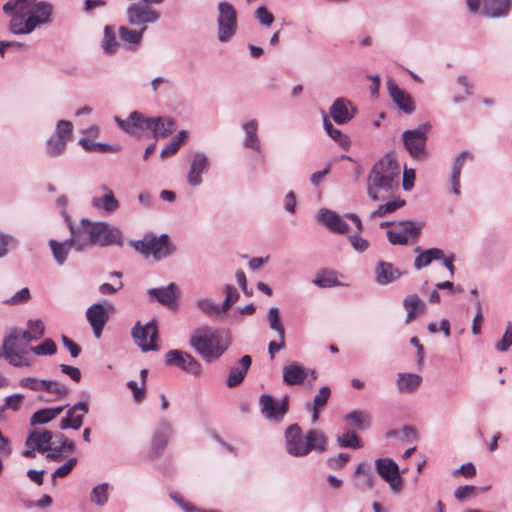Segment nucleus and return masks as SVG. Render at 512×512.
I'll list each match as a JSON object with an SVG mask.
<instances>
[{"label": "nucleus", "mask_w": 512, "mask_h": 512, "mask_svg": "<svg viewBox=\"0 0 512 512\" xmlns=\"http://www.w3.org/2000/svg\"><path fill=\"white\" fill-rule=\"evenodd\" d=\"M422 384V377L414 373H398L396 387L400 393H413Z\"/></svg>", "instance_id": "32"}, {"label": "nucleus", "mask_w": 512, "mask_h": 512, "mask_svg": "<svg viewBox=\"0 0 512 512\" xmlns=\"http://www.w3.org/2000/svg\"><path fill=\"white\" fill-rule=\"evenodd\" d=\"M148 295L155 298L159 303L171 307L176 302L178 288L174 283H170L166 287L149 289Z\"/></svg>", "instance_id": "31"}, {"label": "nucleus", "mask_w": 512, "mask_h": 512, "mask_svg": "<svg viewBox=\"0 0 512 512\" xmlns=\"http://www.w3.org/2000/svg\"><path fill=\"white\" fill-rule=\"evenodd\" d=\"M64 411V406L44 408L36 411L30 418L31 425H42L49 423Z\"/></svg>", "instance_id": "39"}, {"label": "nucleus", "mask_w": 512, "mask_h": 512, "mask_svg": "<svg viewBox=\"0 0 512 512\" xmlns=\"http://www.w3.org/2000/svg\"><path fill=\"white\" fill-rule=\"evenodd\" d=\"M270 329L277 332L279 339H285V329L280 319V312L277 307H271L268 312Z\"/></svg>", "instance_id": "53"}, {"label": "nucleus", "mask_w": 512, "mask_h": 512, "mask_svg": "<svg viewBox=\"0 0 512 512\" xmlns=\"http://www.w3.org/2000/svg\"><path fill=\"white\" fill-rule=\"evenodd\" d=\"M224 291L226 293V298L225 300L223 301L222 303V310H224L225 312H227L229 310V308L237 302L238 298H239V293L238 291L236 290L235 287H233L232 285L230 284H227L225 285L224 287Z\"/></svg>", "instance_id": "62"}, {"label": "nucleus", "mask_w": 512, "mask_h": 512, "mask_svg": "<svg viewBox=\"0 0 512 512\" xmlns=\"http://www.w3.org/2000/svg\"><path fill=\"white\" fill-rule=\"evenodd\" d=\"M188 139V132L185 130L180 131L170 143H168L160 152L161 158H167L173 154H175L182 144H184Z\"/></svg>", "instance_id": "46"}, {"label": "nucleus", "mask_w": 512, "mask_h": 512, "mask_svg": "<svg viewBox=\"0 0 512 512\" xmlns=\"http://www.w3.org/2000/svg\"><path fill=\"white\" fill-rule=\"evenodd\" d=\"M318 219L322 222L329 230L344 234L348 232V224L344 219L336 212L329 209H321L318 215Z\"/></svg>", "instance_id": "27"}, {"label": "nucleus", "mask_w": 512, "mask_h": 512, "mask_svg": "<svg viewBox=\"0 0 512 512\" xmlns=\"http://www.w3.org/2000/svg\"><path fill=\"white\" fill-rule=\"evenodd\" d=\"M286 450L294 457H304L312 450L319 452L326 451L327 437L317 429H311L303 435L298 424L290 425L285 431Z\"/></svg>", "instance_id": "4"}, {"label": "nucleus", "mask_w": 512, "mask_h": 512, "mask_svg": "<svg viewBox=\"0 0 512 512\" xmlns=\"http://www.w3.org/2000/svg\"><path fill=\"white\" fill-rule=\"evenodd\" d=\"M89 406L87 402H78L70 407L66 416L60 421L59 427L62 430L72 428L78 430L83 424V418L88 413Z\"/></svg>", "instance_id": "20"}, {"label": "nucleus", "mask_w": 512, "mask_h": 512, "mask_svg": "<svg viewBox=\"0 0 512 512\" xmlns=\"http://www.w3.org/2000/svg\"><path fill=\"white\" fill-rule=\"evenodd\" d=\"M402 276V272L399 271L390 262L379 261L375 268L376 282L379 285H388Z\"/></svg>", "instance_id": "28"}, {"label": "nucleus", "mask_w": 512, "mask_h": 512, "mask_svg": "<svg viewBox=\"0 0 512 512\" xmlns=\"http://www.w3.org/2000/svg\"><path fill=\"white\" fill-rule=\"evenodd\" d=\"M119 47V43L116 40L114 29L110 26H106L104 29V38L102 40V48L106 54L116 53Z\"/></svg>", "instance_id": "51"}, {"label": "nucleus", "mask_w": 512, "mask_h": 512, "mask_svg": "<svg viewBox=\"0 0 512 512\" xmlns=\"http://www.w3.org/2000/svg\"><path fill=\"white\" fill-rule=\"evenodd\" d=\"M466 5L472 13H480L487 18H504L512 8V0H466Z\"/></svg>", "instance_id": "8"}, {"label": "nucleus", "mask_w": 512, "mask_h": 512, "mask_svg": "<svg viewBox=\"0 0 512 512\" xmlns=\"http://www.w3.org/2000/svg\"><path fill=\"white\" fill-rule=\"evenodd\" d=\"M79 144L86 151H99L102 153H117L120 151V146L118 145L113 146L106 143L94 142L87 138H81Z\"/></svg>", "instance_id": "47"}, {"label": "nucleus", "mask_w": 512, "mask_h": 512, "mask_svg": "<svg viewBox=\"0 0 512 512\" xmlns=\"http://www.w3.org/2000/svg\"><path fill=\"white\" fill-rule=\"evenodd\" d=\"M323 126L327 134L337 142L343 149L350 147V139L347 135L343 134L339 129L335 128L330 122L328 115L323 114Z\"/></svg>", "instance_id": "42"}, {"label": "nucleus", "mask_w": 512, "mask_h": 512, "mask_svg": "<svg viewBox=\"0 0 512 512\" xmlns=\"http://www.w3.org/2000/svg\"><path fill=\"white\" fill-rule=\"evenodd\" d=\"M312 282L320 288L335 287L341 284L338 281L337 274L332 271H323L318 273Z\"/></svg>", "instance_id": "48"}, {"label": "nucleus", "mask_w": 512, "mask_h": 512, "mask_svg": "<svg viewBox=\"0 0 512 512\" xmlns=\"http://www.w3.org/2000/svg\"><path fill=\"white\" fill-rule=\"evenodd\" d=\"M210 169V160L203 152H196L193 154L189 170L187 173V182L193 187L201 185L203 182L202 176L207 174Z\"/></svg>", "instance_id": "18"}, {"label": "nucleus", "mask_w": 512, "mask_h": 512, "mask_svg": "<svg viewBox=\"0 0 512 512\" xmlns=\"http://www.w3.org/2000/svg\"><path fill=\"white\" fill-rule=\"evenodd\" d=\"M403 307L407 311L406 323L412 322L419 314L425 311V303L417 294L408 295L403 300Z\"/></svg>", "instance_id": "35"}, {"label": "nucleus", "mask_w": 512, "mask_h": 512, "mask_svg": "<svg viewBox=\"0 0 512 512\" xmlns=\"http://www.w3.org/2000/svg\"><path fill=\"white\" fill-rule=\"evenodd\" d=\"M471 160L472 155L469 152L463 151L460 153L457 158L455 159L453 168H452V174H451V186H452V193L455 195L460 194V175L462 167L466 160Z\"/></svg>", "instance_id": "37"}, {"label": "nucleus", "mask_w": 512, "mask_h": 512, "mask_svg": "<svg viewBox=\"0 0 512 512\" xmlns=\"http://www.w3.org/2000/svg\"><path fill=\"white\" fill-rule=\"evenodd\" d=\"M93 245L106 247L123 245V236L119 228L106 222L93 223Z\"/></svg>", "instance_id": "14"}, {"label": "nucleus", "mask_w": 512, "mask_h": 512, "mask_svg": "<svg viewBox=\"0 0 512 512\" xmlns=\"http://www.w3.org/2000/svg\"><path fill=\"white\" fill-rule=\"evenodd\" d=\"M252 363V358L249 355H244L238 366L231 368L229 375L226 380V385L230 388L236 387L241 384L247 374Z\"/></svg>", "instance_id": "30"}, {"label": "nucleus", "mask_w": 512, "mask_h": 512, "mask_svg": "<svg viewBox=\"0 0 512 512\" xmlns=\"http://www.w3.org/2000/svg\"><path fill=\"white\" fill-rule=\"evenodd\" d=\"M165 364L169 367H177L180 370L196 377L202 374V366L200 362L186 351L177 349L168 351L165 354Z\"/></svg>", "instance_id": "11"}, {"label": "nucleus", "mask_w": 512, "mask_h": 512, "mask_svg": "<svg viewBox=\"0 0 512 512\" xmlns=\"http://www.w3.org/2000/svg\"><path fill=\"white\" fill-rule=\"evenodd\" d=\"M422 222L412 220L400 221L394 224V229L387 231L388 241L392 245H406L409 240L416 241L423 228Z\"/></svg>", "instance_id": "10"}, {"label": "nucleus", "mask_w": 512, "mask_h": 512, "mask_svg": "<svg viewBox=\"0 0 512 512\" xmlns=\"http://www.w3.org/2000/svg\"><path fill=\"white\" fill-rule=\"evenodd\" d=\"M10 340H3V352L2 356L15 367H29L32 365V362L27 358L29 353H26L24 350L21 352H16V347L10 344Z\"/></svg>", "instance_id": "29"}, {"label": "nucleus", "mask_w": 512, "mask_h": 512, "mask_svg": "<svg viewBox=\"0 0 512 512\" xmlns=\"http://www.w3.org/2000/svg\"><path fill=\"white\" fill-rule=\"evenodd\" d=\"M387 86L390 97L399 109L405 113H411L414 111L412 98L407 92L400 89L398 85L391 79L387 81Z\"/></svg>", "instance_id": "25"}, {"label": "nucleus", "mask_w": 512, "mask_h": 512, "mask_svg": "<svg viewBox=\"0 0 512 512\" xmlns=\"http://www.w3.org/2000/svg\"><path fill=\"white\" fill-rule=\"evenodd\" d=\"M118 126L130 135H139L143 131H150L153 124V118H145L140 112H132L127 119H121L115 116Z\"/></svg>", "instance_id": "17"}, {"label": "nucleus", "mask_w": 512, "mask_h": 512, "mask_svg": "<svg viewBox=\"0 0 512 512\" xmlns=\"http://www.w3.org/2000/svg\"><path fill=\"white\" fill-rule=\"evenodd\" d=\"M375 468L380 477L389 484L393 493L402 490L403 479L400 475L398 464L391 458H378L375 461Z\"/></svg>", "instance_id": "13"}, {"label": "nucleus", "mask_w": 512, "mask_h": 512, "mask_svg": "<svg viewBox=\"0 0 512 512\" xmlns=\"http://www.w3.org/2000/svg\"><path fill=\"white\" fill-rule=\"evenodd\" d=\"M98 191L101 195L92 198V206L108 214L114 213L120 207V203L115 197L113 190L107 185L102 184L98 186Z\"/></svg>", "instance_id": "22"}, {"label": "nucleus", "mask_w": 512, "mask_h": 512, "mask_svg": "<svg viewBox=\"0 0 512 512\" xmlns=\"http://www.w3.org/2000/svg\"><path fill=\"white\" fill-rule=\"evenodd\" d=\"M153 124L151 125V132L153 137L165 138L169 136L175 127V122L169 117H154Z\"/></svg>", "instance_id": "38"}, {"label": "nucleus", "mask_w": 512, "mask_h": 512, "mask_svg": "<svg viewBox=\"0 0 512 512\" xmlns=\"http://www.w3.org/2000/svg\"><path fill=\"white\" fill-rule=\"evenodd\" d=\"M67 142L63 141L56 136H51L46 143L47 153L52 157L60 156L66 148Z\"/></svg>", "instance_id": "54"}, {"label": "nucleus", "mask_w": 512, "mask_h": 512, "mask_svg": "<svg viewBox=\"0 0 512 512\" xmlns=\"http://www.w3.org/2000/svg\"><path fill=\"white\" fill-rule=\"evenodd\" d=\"M355 486L361 491H369L374 487V477L364 462L358 464L354 472Z\"/></svg>", "instance_id": "33"}, {"label": "nucleus", "mask_w": 512, "mask_h": 512, "mask_svg": "<svg viewBox=\"0 0 512 512\" xmlns=\"http://www.w3.org/2000/svg\"><path fill=\"white\" fill-rule=\"evenodd\" d=\"M43 392L52 394L56 398H62L68 394V388L58 381L45 380Z\"/></svg>", "instance_id": "56"}, {"label": "nucleus", "mask_w": 512, "mask_h": 512, "mask_svg": "<svg viewBox=\"0 0 512 512\" xmlns=\"http://www.w3.org/2000/svg\"><path fill=\"white\" fill-rule=\"evenodd\" d=\"M196 306L208 316H219L220 314L225 313V311L222 310V305L216 304L208 298L198 299L196 301Z\"/></svg>", "instance_id": "52"}, {"label": "nucleus", "mask_w": 512, "mask_h": 512, "mask_svg": "<svg viewBox=\"0 0 512 512\" xmlns=\"http://www.w3.org/2000/svg\"><path fill=\"white\" fill-rule=\"evenodd\" d=\"M49 246L52 250L53 257L59 265H63L66 261L69 250L73 248V244L69 239L64 242H58L56 240H50Z\"/></svg>", "instance_id": "43"}, {"label": "nucleus", "mask_w": 512, "mask_h": 512, "mask_svg": "<svg viewBox=\"0 0 512 512\" xmlns=\"http://www.w3.org/2000/svg\"><path fill=\"white\" fill-rule=\"evenodd\" d=\"M415 252H419V255L414 260V267L416 270H421L422 268L427 267L432 261L443 258V251L439 248H430L425 251H421L420 247H417Z\"/></svg>", "instance_id": "36"}, {"label": "nucleus", "mask_w": 512, "mask_h": 512, "mask_svg": "<svg viewBox=\"0 0 512 512\" xmlns=\"http://www.w3.org/2000/svg\"><path fill=\"white\" fill-rule=\"evenodd\" d=\"M400 166L392 153L377 161L368 176L367 192L374 200L379 199L378 190L393 192L399 186Z\"/></svg>", "instance_id": "2"}, {"label": "nucleus", "mask_w": 512, "mask_h": 512, "mask_svg": "<svg viewBox=\"0 0 512 512\" xmlns=\"http://www.w3.org/2000/svg\"><path fill=\"white\" fill-rule=\"evenodd\" d=\"M19 338L21 341H24L25 343L29 344L31 341H36L34 339L31 332L26 330H21L16 327L11 328L8 332V334L5 336L4 340H10L9 342H12L13 339Z\"/></svg>", "instance_id": "59"}, {"label": "nucleus", "mask_w": 512, "mask_h": 512, "mask_svg": "<svg viewBox=\"0 0 512 512\" xmlns=\"http://www.w3.org/2000/svg\"><path fill=\"white\" fill-rule=\"evenodd\" d=\"M512 346V323H509L506 327V330L501 338L496 344L495 349L499 352H507Z\"/></svg>", "instance_id": "60"}, {"label": "nucleus", "mask_w": 512, "mask_h": 512, "mask_svg": "<svg viewBox=\"0 0 512 512\" xmlns=\"http://www.w3.org/2000/svg\"><path fill=\"white\" fill-rule=\"evenodd\" d=\"M74 450V441L70 440L62 433H57L54 436L52 448H50L46 458L49 460L59 461L63 459L67 454L74 452Z\"/></svg>", "instance_id": "24"}, {"label": "nucleus", "mask_w": 512, "mask_h": 512, "mask_svg": "<svg viewBox=\"0 0 512 512\" xmlns=\"http://www.w3.org/2000/svg\"><path fill=\"white\" fill-rule=\"evenodd\" d=\"M331 395V390L328 386H323L313 400V415L312 422L318 421L320 411L325 407Z\"/></svg>", "instance_id": "44"}, {"label": "nucleus", "mask_w": 512, "mask_h": 512, "mask_svg": "<svg viewBox=\"0 0 512 512\" xmlns=\"http://www.w3.org/2000/svg\"><path fill=\"white\" fill-rule=\"evenodd\" d=\"M130 245L143 256H152L157 261L169 257L176 251V247L170 241L168 234L157 236L146 233L142 239L131 241Z\"/></svg>", "instance_id": "5"}, {"label": "nucleus", "mask_w": 512, "mask_h": 512, "mask_svg": "<svg viewBox=\"0 0 512 512\" xmlns=\"http://www.w3.org/2000/svg\"><path fill=\"white\" fill-rule=\"evenodd\" d=\"M170 497L178 504L185 512H218L216 510H200L189 502H186L183 497L178 493H171Z\"/></svg>", "instance_id": "63"}, {"label": "nucleus", "mask_w": 512, "mask_h": 512, "mask_svg": "<svg viewBox=\"0 0 512 512\" xmlns=\"http://www.w3.org/2000/svg\"><path fill=\"white\" fill-rule=\"evenodd\" d=\"M356 108L352 102L346 98H337L329 109V114L335 123L343 125L352 120L355 116Z\"/></svg>", "instance_id": "21"}, {"label": "nucleus", "mask_w": 512, "mask_h": 512, "mask_svg": "<svg viewBox=\"0 0 512 512\" xmlns=\"http://www.w3.org/2000/svg\"><path fill=\"white\" fill-rule=\"evenodd\" d=\"M86 318L93 329L94 336L100 338L109 318L107 309L100 303L93 304L87 309Z\"/></svg>", "instance_id": "23"}, {"label": "nucleus", "mask_w": 512, "mask_h": 512, "mask_svg": "<svg viewBox=\"0 0 512 512\" xmlns=\"http://www.w3.org/2000/svg\"><path fill=\"white\" fill-rule=\"evenodd\" d=\"M150 5L143 2L131 4L126 11L128 23L132 26H139L142 31H145L147 25L158 22L161 13Z\"/></svg>", "instance_id": "9"}, {"label": "nucleus", "mask_w": 512, "mask_h": 512, "mask_svg": "<svg viewBox=\"0 0 512 512\" xmlns=\"http://www.w3.org/2000/svg\"><path fill=\"white\" fill-rule=\"evenodd\" d=\"M172 433V428L167 422H162L159 429L155 432L152 441V447L156 453L162 451L168 443Z\"/></svg>", "instance_id": "41"}, {"label": "nucleus", "mask_w": 512, "mask_h": 512, "mask_svg": "<svg viewBox=\"0 0 512 512\" xmlns=\"http://www.w3.org/2000/svg\"><path fill=\"white\" fill-rule=\"evenodd\" d=\"M189 344L206 362H213L225 353L231 341L218 329L202 326L192 332Z\"/></svg>", "instance_id": "3"}, {"label": "nucleus", "mask_w": 512, "mask_h": 512, "mask_svg": "<svg viewBox=\"0 0 512 512\" xmlns=\"http://www.w3.org/2000/svg\"><path fill=\"white\" fill-rule=\"evenodd\" d=\"M405 205V201L397 198L392 201H389L383 205H380L378 209L372 211L369 215L370 219H376L378 217H385L398 209L402 208Z\"/></svg>", "instance_id": "45"}, {"label": "nucleus", "mask_w": 512, "mask_h": 512, "mask_svg": "<svg viewBox=\"0 0 512 512\" xmlns=\"http://www.w3.org/2000/svg\"><path fill=\"white\" fill-rule=\"evenodd\" d=\"M131 334L135 343L142 351L147 352L157 349L158 329L154 320L146 323L144 326L138 322L132 329Z\"/></svg>", "instance_id": "15"}, {"label": "nucleus", "mask_w": 512, "mask_h": 512, "mask_svg": "<svg viewBox=\"0 0 512 512\" xmlns=\"http://www.w3.org/2000/svg\"><path fill=\"white\" fill-rule=\"evenodd\" d=\"M477 493V487L473 485H465L458 487L455 492L454 496L459 501H467L471 498H473Z\"/></svg>", "instance_id": "64"}, {"label": "nucleus", "mask_w": 512, "mask_h": 512, "mask_svg": "<svg viewBox=\"0 0 512 512\" xmlns=\"http://www.w3.org/2000/svg\"><path fill=\"white\" fill-rule=\"evenodd\" d=\"M144 31H136L125 26L119 28L121 41L126 45L128 50H135L142 41Z\"/></svg>", "instance_id": "40"}, {"label": "nucleus", "mask_w": 512, "mask_h": 512, "mask_svg": "<svg viewBox=\"0 0 512 512\" xmlns=\"http://www.w3.org/2000/svg\"><path fill=\"white\" fill-rule=\"evenodd\" d=\"M238 30L237 12L229 2H220L217 7V39L228 43Z\"/></svg>", "instance_id": "6"}, {"label": "nucleus", "mask_w": 512, "mask_h": 512, "mask_svg": "<svg viewBox=\"0 0 512 512\" xmlns=\"http://www.w3.org/2000/svg\"><path fill=\"white\" fill-rule=\"evenodd\" d=\"M309 374V370L298 362H291L283 367V382L288 386L302 384Z\"/></svg>", "instance_id": "26"}, {"label": "nucleus", "mask_w": 512, "mask_h": 512, "mask_svg": "<svg viewBox=\"0 0 512 512\" xmlns=\"http://www.w3.org/2000/svg\"><path fill=\"white\" fill-rule=\"evenodd\" d=\"M77 464V458H70L52 473V484L56 485V478L67 476Z\"/></svg>", "instance_id": "58"}, {"label": "nucleus", "mask_w": 512, "mask_h": 512, "mask_svg": "<svg viewBox=\"0 0 512 512\" xmlns=\"http://www.w3.org/2000/svg\"><path fill=\"white\" fill-rule=\"evenodd\" d=\"M72 131L73 125L71 122L66 120H60L57 123L56 133L54 136L63 139V141L67 142L71 138Z\"/></svg>", "instance_id": "61"}, {"label": "nucleus", "mask_w": 512, "mask_h": 512, "mask_svg": "<svg viewBox=\"0 0 512 512\" xmlns=\"http://www.w3.org/2000/svg\"><path fill=\"white\" fill-rule=\"evenodd\" d=\"M54 436L51 431L46 429L33 430L26 439V449L23 451V456L26 458H33L35 452L49 453L52 448Z\"/></svg>", "instance_id": "12"}, {"label": "nucleus", "mask_w": 512, "mask_h": 512, "mask_svg": "<svg viewBox=\"0 0 512 512\" xmlns=\"http://www.w3.org/2000/svg\"><path fill=\"white\" fill-rule=\"evenodd\" d=\"M69 228L71 232V237L69 240L73 244V248L78 251L83 250L84 248L93 245V223L82 219L81 222L74 226L72 223H69Z\"/></svg>", "instance_id": "16"}, {"label": "nucleus", "mask_w": 512, "mask_h": 512, "mask_svg": "<svg viewBox=\"0 0 512 512\" xmlns=\"http://www.w3.org/2000/svg\"><path fill=\"white\" fill-rule=\"evenodd\" d=\"M431 129L429 123L419 125L415 129L406 130L402 134L405 149L414 159L423 160L427 157L426 142L427 134Z\"/></svg>", "instance_id": "7"}, {"label": "nucleus", "mask_w": 512, "mask_h": 512, "mask_svg": "<svg viewBox=\"0 0 512 512\" xmlns=\"http://www.w3.org/2000/svg\"><path fill=\"white\" fill-rule=\"evenodd\" d=\"M108 499L109 485L107 483L96 485L90 493V500L97 506L105 505L108 502Z\"/></svg>", "instance_id": "50"}, {"label": "nucleus", "mask_w": 512, "mask_h": 512, "mask_svg": "<svg viewBox=\"0 0 512 512\" xmlns=\"http://www.w3.org/2000/svg\"><path fill=\"white\" fill-rule=\"evenodd\" d=\"M242 128L245 132V140L244 145L247 148L253 149L255 151L261 150V144L258 137V121L256 119H251L245 123H243Z\"/></svg>", "instance_id": "34"}, {"label": "nucleus", "mask_w": 512, "mask_h": 512, "mask_svg": "<svg viewBox=\"0 0 512 512\" xmlns=\"http://www.w3.org/2000/svg\"><path fill=\"white\" fill-rule=\"evenodd\" d=\"M337 442L342 448L358 449L363 446L361 439L353 430H348L342 435H339L337 437Z\"/></svg>", "instance_id": "49"}, {"label": "nucleus", "mask_w": 512, "mask_h": 512, "mask_svg": "<svg viewBox=\"0 0 512 512\" xmlns=\"http://www.w3.org/2000/svg\"><path fill=\"white\" fill-rule=\"evenodd\" d=\"M3 11L10 16L9 31L14 35L30 34L54 21V6L47 1L9 0Z\"/></svg>", "instance_id": "1"}, {"label": "nucleus", "mask_w": 512, "mask_h": 512, "mask_svg": "<svg viewBox=\"0 0 512 512\" xmlns=\"http://www.w3.org/2000/svg\"><path fill=\"white\" fill-rule=\"evenodd\" d=\"M261 413L266 419L281 420L288 411V396L281 402L275 401L272 396L264 394L259 400Z\"/></svg>", "instance_id": "19"}, {"label": "nucleus", "mask_w": 512, "mask_h": 512, "mask_svg": "<svg viewBox=\"0 0 512 512\" xmlns=\"http://www.w3.org/2000/svg\"><path fill=\"white\" fill-rule=\"evenodd\" d=\"M345 419L354 423L359 429H365L370 426V416L364 411H352L345 416Z\"/></svg>", "instance_id": "55"}, {"label": "nucleus", "mask_w": 512, "mask_h": 512, "mask_svg": "<svg viewBox=\"0 0 512 512\" xmlns=\"http://www.w3.org/2000/svg\"><path fill=\"white\" fill-rule=\"evenodd\" d=\"M31 352L36 355H54L57 352V346L55 342L48 338L45 339L40 345L30 347Z\"/></svg>", "instance_id": "57"}]
</instances>
